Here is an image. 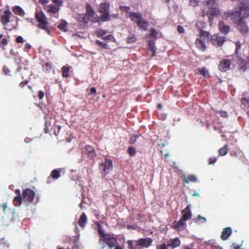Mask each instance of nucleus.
<instances>
[{
    "instance_id": "nucleus-1",
    "label": "nucleus",
    "mask_w": 249,
    "mask_h": 249,
    "mask_svg": "<svg viewBox=\"0 0 249 249\" xmlns=\"http://www.w3.org/2000/svg\"><path fill=\"white\" fill-rule=\"evenodd\" d=\"M203 4L209 9L207 15L209 21L212 22L213 20V17H216L220 14V11L218 7L217 2L215 0H207L203 1Z\"/></svg>"
},
{
    "instance_id": "nucleus-2",
    "label": "nucleus",
    "mask_w": 249,
    "mask_h": 249,
    "mask_svg": "<svg viewBox=\"0 0 249 249\" xmlns=\"http://www.w3.org/2000/svg\"><path fill=\"white\" fill-rule=\"evenodd\" d=\"M35 17L39 22L37 27L39 29L46 31L49 35H51V32L48 27V22L46 20V18L44 13L42 11L36 12Z\"/></svg>"
},
{
    "instance_id": "nucleus-3",
    "label": "nucleus",
    "mask_w": 249,
    "mask_h": 249,
    "mask_svg": "<svg viewBox=\"0 0 249 249\" xmlns=\"http://www.w3.org/2000/svg\"><path fill=\"white\" fill-rule=\"evenodd\" d=\"M232 56H227L222 59L218 66V70L222 72H225L231 69L232 64Z\"/></svg>"
},
{
    "instance_id": "nucleus-4",
    "label": "nucleus",
    "mask_w": 249,
    "mask_h": 249,
    "mask_svg": "<svg viewBox=\"0 0 249 249\" xmlns=\"http://www.w3.org/2000/svg\"><path fill=\"white\" fill-rule=\"evenodd\" d=\"M109 7L110 4L109 3L104 2L100 3L99 7V11L100 13H102L100 16V18L101 19L102 21H106L110 20L109 18Z\"/></svg>"
},
{
    "instance_id": "nucleus-5",
    "label": "nucleus",
    "mask_w": 249,
    "mask_h": 249,
    "mask_svg": "<svg viewBox=\"0 0 249 249\" xmlns=\"http://www.w3.org/2000/svg\"><path fill=\"white\" fill-rule=\"evenodd\" d=\"M113 168L112 161L110 159L106 158L99 165V169L102 174L104 176L108 174Z\"/></svg>"
},
{
    "instance_id": "nucleus-6",
    "label": "nucleus",
    "mask_w": 249,
    "mask_h": 249,
    "mask_svg": "<svg viewBox=\"0 0 249 249\" xmlns=\"http://www.w3.org/2000/svg\"><path fill=\"white\" fill-rule=\"evenodd\" d=\"M249 2V0H242L237 7L242 19L249 17V6L247 4Z\"/></svg>"
},
{
    "instance_id": "nucleus-7",
    "label": "nucleus",
    "mask_w": 249,
    "mask_h": 249,
    "mask_svg": "<svg viewBox=\"0 0 249 249\" xmlns=\"http://www.w3.org/2000/svg\"><path fill=\"white\" fill-rule=\"evenodd\" d=\"M225 16L226 18H230L235 23L242 20L238 8H235L232 10L226 13Z\"/></svg>"
},
{
    "instance_id": "nucleus-8",
    "label": "nucleus",
    "mask_w": 249,
    "mask_h": 249,
    "mask_svg": "<svg viewBox=\"0 0 249 249\" xmlns=\"http://www.w3.org/2000/svg\"><path fill=\"white\" fill-rule=\"evenodd\" d=\"M102 241L105 242L110 249H112L118 244L117 238L112 234H108Z\"/></svg>"
},
{
    "instance_id": "nucleus-9",
    "label": "nucleus",
    "mask_w": 249,
    "mask_h": 249,
    "mask_svg": "<svg viewBox=\"0 0 249 249\" xmlns=\"http://www.w3.org/2000/svg\"><path fill=\"white\" fill-rule=\"evenodd\" d=\"M22 196L24 202L31 203L34 199L35 193L32 190L27 188L23 191Z\"/></svg>"
},
{
    "instance_id": "nucleus-10",
    "label": "nucleus",
    "mask_w": 249,
    "mask_h": 249,
    "mask_svg": "<svg viewBox=\"0 0 249 249\" xmlns=\"http://www.w3.org/2000/svg\"><path fill=\"white\" fill-rule=\"evenodd\" d=\"M140 249H147L150 247L153 240L150 237L142 238L138 239Z\"/></svg>"
},
{
    "instance_id": "nucleus-11",
    "label": "nucleus",
    "mask_w": 249,
    "mask_h": 249,
    "mask_svg": "<svg viewBox=\"0 0 249 249\" xmlns=\"http://www.w3.org/2000/svg\"><path fill=\"white\" fill-rule=\"evenodd\" d=\"M225 41V37L218 35H213L211 36V42L213 45L221 47Z\"/></svg>"
},
{
    "instance_id": "nucleus-12",
    "label": "nucleus",
    "mask_w": 249,
    "mask_h": 249,
    "mask_svg": "<svg viewBox=\"0 0 249 249\" xmlns=\"http://www.w3.org/2000/svg\"><path fill=\"white\" fill-rule=\"evenodd\" d=\"M82 152L87 155L89 158L93 159L95 158L96 154L94 148L90 145H86L83 149Z\"/></svg>"
},
{
    "instance_id": "nucleus-13",
    "label": "nucleus",
    "mask_w": 249,
    "mask_h": 249,
    "mask_svg": "<svg viewBox=\"0 0 249 249\" xmlns=\"http://www.w3.org/2000/svg\"><path fill=\"white\" fill-rule=\"evenodd\" d=\"M12 15V13L9 9L5 10L3 12V14H2L0 17V21L4 26H6L9 22L10 18Z\"/></svg>"
},
{
    "instance_id": "nucleus-14",
    "label": "nucleus",
    "mask_w": 249,
    "mask_h": 249,
    "mask_svg": "<svg viewBox=\"0 0 249 249\" xmlns=\"http://www.w3.org/2000/svg\"><path fill=\"white\" fill-rule=\"evenodd\" d=\"M186 224L181 219L178 221H174L172 223V227L178 231H182L185 229Z\"/></svg>"
},
{
    "instance_id": "nucleus-15",
    "label": "nucleus",
    "mask_w": 249,
    "mask_h": 249,
    "mask_svg": "<svg viewBox=\"0 0 249 249\" xmlns=\"http://www.w3.org/2000/svg\"><path fill=\"white\" fill-rule=\"evenodd\" d=\"M237 23V29L242 34H246L249 31L248 27L246 22L242 19L239 20Z\"/></svg>"
},
{
    "instance_id": "nucleus-16",
    "label": "nucleus",
    "mask_w": 249,
    "mask_h": 249,
    "mask_svg": "<svg viewBox=\"0 0 249 249\" xmlns=\"http://www.w3.org/2000/svg\"><path fill=\"white\" fill-rule=\"evenodd\" d=\"M181 178L184 184L196 182L197 181V177L194 175H190L187 176L184 175L181 177Z\"/></svg>"
},
{
    "instance_id": "nucleus-17",
    "label": "nucleus",
    "mask_w": 249,
    "mask_h": 249,
    "mask_svg": "<svg viewBox=\"0 0 249 249\" xmlns=\"http://www.w3.org/2000/svg\"><path fill=\"white\" fill-rule=\"evenodd\" d=\"M181 213L182 214V216L180 219L184 222L188 220L192 217V213L189 205H188L185 209L182 211Z\"/></svg>"
},
{
    "instance_id": "nucleus-18",
    "label": "nucleus",
    "mask_w": 249,
    "mask_h": 249,
    "mask_svg": "<svg viewBox=\"0 0 249 249\" xmlns=\"http://www.w3.org/2000/svg\"><path fill=\"white\" fill-rule=\"evenodd\" d=\"M181 241L179 238L176 237L169 240L167 245L168 247H170L171 249H175L180 246Z\"/></svg>"
},
{
    "instance_id": "nucleus-19",
    "label": "nucleus",
    "mask_w": 249,
    "mask_h": 249,
    "mask_svg": "<svg viewBox=\"0 0 249 249\" xmlns=\"http://www.w3.org/2000/svg\"><path fill=\"white\" fill-rule=\"evenodd\" d=\"M3 36L2 34H0V48L4 52L5 56L6 57H10L7 55V52H6V48L5 46L8 44V39L6 38H3Z\"/></svg>"
},
{
    "instance_id": "nucleus-20",
    "label": "nucleus",
    "mask_w": 249,
    "mask_h": 249,
    "mask_svg": "<svg viewBox=\"0 0 249 249\" xmlns=\"http://www.w3.org/2000/svg\"><path fill=\"white\" fill-rule=\"evenodd\" d=\"M218 27L220 32L223 34L227 35L230 31V26L222 21L219 22Z\"/></svg>"
},
{
    "instance_id": "nucleus-21",
    "label": "nucleus",
    "mask_w": 249,
    "mask_h": 249,
    "mask_svg": "<svg viewBox=\"0 0 249 249\" xmlns=\"http://www.w3.org/2000/svg\"><path fill=\"white\" fill-rule=\"evenodd\" d=\"M205 41L203 40V39L200 38V37L196 38L195 44L196 47L200 50L202 51H205L206 50L207 47L205 44Z\"/></svg>"
},
{
    "instance_id": "nucleus-22",
    "label": "nucleus",
    "mask_w": 249,
    "mask_h": 249,
    "mask_svg": "<svg viewBox=\"0 0 249 249\" xmlns=\"http://www.w3.org/2000/svg\"><path fill=\"white\" fill-rule=\"evenodd\" d=\"M232 231L231 228L227 227L223 229V231L221 233V238L223 240H227L228 237L231 235Z\"/></svg>"
},
{
    "instance_id": "nucleus-23",
    "label": "nucleus",
    "mask_w": 249,
    "mask_h": 249,
    "mask_svg": "<svg viewBox=\"0 0 249 249\" xmlns=\"http://www.w3.org/2000/svg\"><path fill=\"white\" fill-rule=\"evenodd\" d=\"M129 18L132 21L137 24L142 19V15L138 13L132 12L130 13Z\"/></svg>"
},
{
    "instance_id": "nucleus-24",
    "label": "nucleus",
    "mask_w": 249,
    "mask_h": 249,
    "mask_svg": "<svg viewBox=\"0 0 249 249\" xmlns=\"http://www.w3.org/2000/svg\"><path fill=\"white\" fill-rule=\"evenodd\" d=\"M127 244L128 249H140L138 240H128Z\"/></svg>"
},
{
    "instance_id": "nucleus-25",
    "label": "nucleus",
    "mask_w": 249,
    "mask_h": 249,
    "mask_svg": "<svg viewBox=\"0 0 249 249\" xmlns=\"http://www.w3.org/2000/svg\"><path fill=\"white\" fill-rule=\"evenodd\" d=\"M89 20L93 22L98 21L97 18H92L86 14L82 15L80 18V21L83 23H87Z\"/></svg>"
},
{
    "instance_id": "nucleus-26",
    "label": "nucleus",
    "mask_w": 249,
    "mask_h": 249,
    "mask_svg": "<svg viewBox=\"0 0 249 249\" xmlns=\"http://www.w3.org/2000/svg\"><path fill=\"white\" fill-rule=\"evenodd\" d=\"M87 221L88 219L85 213H82L78 222L79 226L81 228H84L87 223Z\"/></svg>"
},
{
    "instance_id": "nucleus-27",
    "label": "nucleus",
    "mask_w": 249,
    "mask_h": 249,
    "mask_svg": "<svg viewBox=\"0 0 249 249\" xmlns=\"http://www.w3.org/2000/svg\"><path fill=\"white\" fill-rule=\"evenodd\" d=\"M61 171V169H55L53 170L51 172L50 176L48 178V182L49 181L50 182V181H49V179L51 178L54 179H58L60 177Z\"/></svg>"
},
{
    "instance_id": "nucleus-28",
    "label": "nucleus",
    "mask_w": 249,
    "mask_h": 249,
    "mask_svg": "<svg viewBox=\"0 0 249 249\" xmlns=\"http://www.w3.org/2000/svg\"><path fill=\"white\" fill-rule=\"evenodd\" d=\"M238 62L239 70L245 71L247 68V66L248 65V63L247 61L246 60L243 59L242 58L240 57L238 59Z\"/></svg>"
},
{
    "instance_id": "nucleus-29",
    "label": "nucleus",
    "mask_w": 249,
    "mask_h": 249,
    "mask_svg": "<svg viewBox=\"0 0 249 249\" xmlns=\"http://www.w3.org/2000/svg\"><path fill=\"white\" fill-rule=\"evenodd\" d=\"M44 119L45 120L44 128L45 132L46 133H49L51 134V132H49V127L51 125V118L49 117L48 115H46L44 117Z\"/></svg>"
},
{
    "instance_id": "nucleus-30",
    "label": "nucleus",
    "mask_w": 249,
    "mask_h": 249,
    "mask_svg": "<svg viewBox=\"0 0 249 249\" xmlns=\"http://www.w3.org/2000/svg\"><path fill=\"white\" fill-rule=\"evenodd\" d=\"M59 9V8L57 6L53 4H50L47 7V11L53 14L57 13Z\"/></svg>"
},
{
    "instance_id": "nucleus-31",
    "label": "nucleus",
    "mask_w": 249,
    "mask_h": 249,
    "mask_svg": "<svg viewBox=\"0 0 249 249\" xmlns=\"http://www.w3.org/2000/svg\"><path fill=\"white\" fill-rule=\"evenodd\" d=\"M12 11L16 15L19 16H23L25 14L24 10L19 6H14Z\"/></svg>"
},
{
    "instance_id": "nucleus-32",
    "label": "nucleus",
    "mask_w": 249,
    "mask_h": 249,
    "mask_svg": "<svg viewBox=\"0 0 249 249\" xmlns=\"http://www.w3.org/2000/svg\"><path fill=\"white\" fill-rule=\"evenodd\" d=\"M210 33L208 32L205 31L202 29L200 30V34L199 37L200 38L203 39V40L205 42L209 40L210 38Z\"/></svg>"
},
{
    "instance_id": "nucleus-33",
    "label": "nucleus",
    "mask_w": 249,
    "mask_h": 249,
    "mask_svg": "<svg viewBox=\"0 0 249 249\" xmlns=\"http://www.w3.org/2000/svg\"><path fill=\"white\" fill-rule=\"evenodd\" d=\"M86 15H89V17H92V18H95L94 17L95 15V13L90 4L89 3L86 4Z\"/></svg>"
},
{
    "instance_id": "nucleus-34",
    "label": "nucleus",
    "mask_w": 249,
    "mask_h": 249,
    "mask_svg": "<svg viewBox=\"0 0 249 249\" xmlns=\"http://www.w3.org/2000/svg\"><path fill=\"white\" fill-rule=\"evenodd\" d=\"M71 68V66L67 65L62 68V75L63 77L68 78L70 76L69 72Z\"/></svg>"
},
{
    "instance_id": "nucleus-35",
    "label": "nucleus",
    "mask_w": 249,
    "mask_h": 249,
    "mask_svg": "<svg viewBox=\"0 0 249 249\" xmlns=\"http://www.w3.org/2000/svg\"><path fill=\"white\" fill-rule=\"evenodd\" d=\"M229 146L227 144H226L223 147L220 148L218 150V154L219 156H224L226 155L229 151V149L228 148Z\"/></svg>"
},
{
    "instance_id": "nucleus-36",
    "label": "nucleus",
    "mask_w": 249,
    "mask_h": 249,
    "mask_svg": "<svg viewBox=\"0 0 249 249\" xmlns=\"http://www.w3.org/2000/svg\"><path fill=\"white\" fill-rule=\"evenodd\" d=\"M148 50L149 51L152 52V56H154L155 55L156 52V48L155 46V43L154 42L149 41V45H148Z\"/></svg>"
},
{
    "instance_id": "nucleus-37",
    "label": "nucleus",
    "mask_w": 249,
    "mask_h": 249,
    "mask_svg": "<svg viewBox=\"0 0 249 249\" xmlns=\"http://www.w3.org/2000/svg\"><path fill=\"white\" fill-rule=\"evenodd\" d=\"M23 200V197L21 195H18L15 197L13 199V203L15 206L21 204Z\"/></svg>"
},
{
    "instance_id": "nucleus-38",
    "label": "nucleus",
    "mask_w": 249,
    "mask_h": 249,
    "mask_svg": "<svg viewBox=\"0 0 249 249\" xmlns=\"http://www.w3.org/2000/svg\"><path fill=\"white\" fill-rule=\"evenodd\" d=\"M98 232L100 235L99 242L102 241L108 234L104 233V231L102 229L99 224H98Z\"/></svg>"
},
{
    "instance_id": "nucleus-39",
    "label": "nucleus",
    "mask_w": 249,
    "mask_h": 249,
    "mask_svg": "<svg viewBox=\"0 0 249 249\" xmlns=\"http://www.w3.org/2000/svg\"><path fill=\"white\" fill-rule=\"evenodd\" d=\"M138 26L142 28L144 30H147L148 26V23L145 20L142 19L138 23Z\"/></svg>"
},
{
    "instance_id": "nucleus-40",
    "label": "nucleus",
    "mask_w": 249,
    "mask_h": 249,
    "mask_svg": "<svg viewBox=\"0 0 249 249\" xmlns=\"http://www.w3.org/2000/svg\"><path fill=\"white\" fill-rule=\"evenodd\" d=\"M61 128V126L59 125L54 124L52 127L51 129L53 130V134L55 136H57L59 134Z\"/></svg>"
},
{
    "instance_id": "nucleus-41",
    "label": "nucleus",
    "mask_w": 249,
    "mask_h": 249,
    "mask_svg": "<svg viewBox=\"0 0 249 249\" xmlns=\"http://www.w3.org/2000/svg\"><path fill=\"white\" fill-rule=\"evenodd\" d=\"M197 70L200 74L202 75L204 77H208L209 76V71L205 67H203L201 69H198Z\"/></svg>"
},
{
    "instance_id": "nucleus-42",
    "label": "nucleus",
    "mask_w": 249,
    "mask_h": 249,
    "mask_svg": "<svg viewBox=\"0 0 249 249\" xmlns=\"http://www.w3.org/2000/svg\"><path fill=\"white\" fill-rule=\"evenodd\" d=\"M140 138H142V136L141 134L132 135L131 138L130 139L129 143L131 144H134L137 142L138 140Z\"/></svg>"
},
{
    "instance_id": "nucleus-43",
    "label": "nucleus",
    "mask_w": 249,
    "mask_h": 249,
    "mask_svg": "<svg viewBox=\"0 0 249 249\" xmlns=\"http://www.w3.org/2000/svg\"><path fill=\"white\" fill-rule=\"evenodd\" d=\"M95 34L97 37H104V35L106 34V31L103 29H99L95 32Z\"/></svg>"
},
{
    "instance_id": "nucleus-44",
    "label": "nucleus",
    "mask_w": 249,
    "mask_h": 249,
    "mask_svg": "<svg viewBox=\"0 0 249 249\" xmlns=\"http://www.w3.org/2000/svg\"><path fill=\"white\" fill-rule=\"evenodd\" d=\"M95 44L99 45L102 49H107V43H105L100 40H96L95 41Z\"/></svg>"
},
{
    "instance_id": "nucleus-45",
    "label": "nucleus",
    "mask_w": 249,
    "mask_h": 249,
    "mask_svg": "<svg viewBox=\"0 0 249 249\" xmlns=\"http://www.w3.org/2000/svg\"><path fill=\"white\" fill-rule=\"evenodd\" d=\"M158 35V33L155 29L153 28L151 29L149 37L155 38L157 37Z\"/></svg>"
},
{
    "instance_id": "nucleus-46",
    "label": "nucleus",
    "mask_w": 249,
    "mask_h": 249,
    "mask_svg": "<svg viewBox=\"0 0 249 249\" xmlns=\"http://www.w3.org/2000/svg\"><path fill=\"white\" fill-rule=\"evenodd\" d=\"M214 112L216 114H219L220 117H223V118H228V115L227 114V112L225 111H218V110H216L214 111Z\"/></svg>"
},
{
    "instance_id": "nucleus-47",
    "label": "nucleus",
    "mask_w": 249,
    "mask_h": 249,
    "mask_svg": "<svg viewBox=\"0 0 249 249\" xmlns=\"http://www.w3.org/2000/svg\"><path fill=\"white\" fill-rule=\"evenodd\" d=\"M67 23L66 22H63L60 23L58 25V28L61 31H67Z\"/></svg>"
},
{
    "instance_id": "nucleus-48",
    "label": "nucleus",
    "mask_w": 249,
    "mask_h": 249,
    "mask_svg": "<svg viewBox=\"0 0 249 249\" xmlns=\"http://www.w3.org/2000/svg\"><path fill=\"white\" fill-rule=\"evenodd\" d=\"M127 152L130 155V156L131 157L134 156L136 153L135 149L132 146H130L128 148V149H127Z\"/></svg>"
},
{
    "instance_id": "nucleus-49",
    "label": "nucleus",
    "mask_w": 249,
    "mask_h": 249,
    "mask_svg": "<svg viewBox=\"0 0 249 249\" xmlns=\"http://www.w3.org/2000/svg\"><path fill=\"white\" fill-rule=\"evenodd\" d=\"M7 55L8 56V54L7 53ZM10 55H9V56H10L9 58L11 57L16 59L18 57V52H15L13 49H11L10 51Z\"/></svg>"
},
{
    "instance_id": "nucleus-50",
    "label": "nucleus",
    "mask_w": 249,
    "mask_h": 249,
    "mask_svg": "<svg viewBox=\"0 0 249 249\" xmlns=\"http://www.w3.org/2000/svg\"><path fill=\"white\" fill-rule=\"evenodd\" d=\"M136 40V37L134 35H133L131 36H128L126 39V41L127 43H132L135 42Z\"/></svg>"
},
{
    "instance_id": "nucleus-51",
    "label": "nucleus",
    "mask_w": 249,
    "mask_h": 249,
    "mask_svg": "<svg viewBox=\"0 0 249 249\" xmlns=\"http://www.w3.org/2000/svg\"><path fill=\"white\" fill-rule=\"evenodd\" d=\"M241 102L245 107H249V99L242 98L241 100Z\"/></svg>"
},
{
    "instance_id": "nucleus-52",
    "label": "nucleus",
    "mask_w": 249,
    "mask_h": 249,
    "mask_svg": "<svg viewBox=\"0 0 249 249\" xmlns=\"http://www.w3.org/2000/svg\"><path fill=\"white\" fill-rule=\"evenodd\" d=\"M43 68L46 71L50 72L52 69V66L50 63H46L43 66Z\"/></svg>"
},
{
    "instance_id": "nucleus-53",
    "label": "nucleus",
    "mask_w": 249,
    "mask_h": 249,
    "mask_svg": "<svg viewBox=\"0 0 249 249\" xmlns=\"http://www.w3.org/2000/svg\"><path fill=\"white\" fill-rule=\"evenodd\" d=\"M168 246L165 243L159 244L156 246V249H167Z\"/></svg>"
},
{
    "instance_id": "nucleus-54",
    "label": "nucleus",
    "mask_w": 249,
    "mask_h": 249,
    "mask_svg": "<svg viewBox=\"0 0 249 249\" xmlns=\"http://www.w3.org/2000/svg\"><path fill=\"white\" fill-rule=\"evenodd\" d=\"M7 245L4 239H0V249H5Z\"/></svg>"
},
{
    "instance_id": "nucleus-55",
    "label": "nucleus",
    "mask_w": 249,
    "mask_h": 249,
    "mask_svg": "<svg viewBox=\"0 0 249 249\" xmlns=\"http://www.w3.org/2000/svg\"><path fill=\"white\" fill-rule=\"evenodd\" d=\"M217 158L216 157H212L209 159V164L214 165L215 162L217 161Z\"/></svg>"
},
{
    "instance_id": "nucleus-56",
    "label": "nucleus",
    "mask_w": 249,
    "mask_h": 249,
    "mask_svg": "<svg viewBox=\"0 0 249 249\" xmlns=\"http://www.w3.org/2000/svg\"><path fill=\"white\" fill-rule=\"evenodd\" d=\"M235 46H236V48H235V53H238V51L239 49H240L241 48V43L239 41H237L236 43H235Z\"/></svg>"
},
{
    "instance_id": "nucleus-57",
    "label": "nucleus",
    "mask_w": 249,
    "mask_h": 249,
    "mask_svg": "<svg viewBox=\"0 0 249 249\" xmlns=\"http://www.w3.org/2000/svg\"><path fill=\"white\" fill-rule=\"evenodd\" d=\"M53 2L57 6H62L63 3V0H52Z\"/></svg>"
},
{
    "instance_id": "nucleus-58",
    "label": "nucleus",
    "mask_w": 249,
    "mask_h": 249,
    "mask_svg": "<svg viewBox=\"0 0 249 249\" xmlns=\"http://www.w3.org/2000/svg\"><path fill=\"white\" fill-rule=\"evenodd\" d=\"M197 221H201L202 223H205L206 221L205 217H202L200 215H198L196 218Z\"/></svg>"
},
{
    "instance_id": "nucleus-59",
    "label": "nucleus",
    "mask_w": 249,
    "mask_h": 249,
    "mask_svg": "<svg viewBox=\"0 0 249 249\" xmlns=\"http://www.w3.org/2000/svg\"><path fill=\"white\" fill-rule=\"evenodd\" d=\"M120 9L123 11V12H127L130 10V7L129 6H120Z\"/></svg>"
},
{
    "instance_id": "nucleus-60",
    "label": "nucleus",
    "mask_w": 249,
    "mask_h": 249,
    "mask_svg": "<svg viewBox=\"0 0 249 249\" xmlns=\"http://www.w3.org/2000/svg\"><path fill=\"white\" fill-rule=\"evenodd\" d=\"M198 0H190V4L193 6H196L198 3Z\"/></svg>"
},
{
    "instance_id": "nucleus-61",
    "label": "nucleus",
    "mask_w": 249,
    "mask_h": 249,
    "mask_svg": "<svg viewBox=\"0 0 249 249\" xmlns=\"http://www.w3.org/2000/svg\"><path fill=\"white\" fill-rule=\"evenodd\" d=\"M16 41L17 43H23L24 42V39L21 36H18L16 38Z\"/></svg>"
},
{
    "instance_id": "nucleus-62",
    "label": "nucleus",
    "mask_w": 249,
    "mask_h": 249,
    "mask_svg": "<svg viewBox=\"0 0 249 249\" xmlns=\"http://www.w3.org/2000/svg\"><path fill=\"white\" fill-rule=\"evenodd\" d=\"M178 32L180 33H183L184 32V29L183 27L180 25H178L177 27Z\"/></svg>"
},
{
    "instance_id": "nucleus-63",
    "label": "nucleus",
    "mask_w": 249,
    "mask_h": 249,
    "mask_svg": "<svg viewBox=\"0 0 249 249\" xmlns=\"http://www.w3.org/2000/svg\"><path fill=\"white\" fill-rule=\"evenodd\" d=\"M38 96L39 99H42L44 96V93L42 90H39L38 93Z\"/></svg>"
},
{
    "instance_id": "nucleus-64",
    "label": "nucleus",
    "mask_w": 249,
    "mask_h": 249,
    "mask_svg": "<svg viewBox=\"0 0 249 249\" xmlns=\"http://www.w3.org/2000/svg\"><path fill=\"white\" fill-rule=\"evenodd\" d=\"M29 83L28 80H25L24 81L21 82L19 84V87L21 88H23L25 85H26Z\"/></svg>"
}]
</instances>
